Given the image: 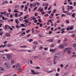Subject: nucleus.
I'll use <instances>...</instances> for the list:
<instances>
[{
    "label": "nucleus",
    "mask_w": 76,
    "mask_h": 76,
    "mask_svg": "<svg viewBox=\"0 0 76 76\" xmlns=\"http://www.w3.org/2000/svg\"><path fill=\"white\" fill-rule=\"evenodd\" d=\"M56 10H54L53 12V13H56Z\"/></svg>",
    "instance_id": "obj_43"
},
{
    "label": "nucleus",
    "mask_w": 76,
    "mask_h": 76,
    "mask_svg": "<svg viewBox=\"0 0 76 76\" xmlns=\"http://www.w3.org/2000/svg\"><path fill=\"white\" fill-rule=\"evenodd\" d=\"M47 8H48V6L47 7H45V10H47Z\"/></svg>",
    "instance_id": "obj_60"
},
{
    "label": "nucleus",
    "mask_w": 76,
    "mask_h": 76,
    "mask_svg": "<svg viewBox=\"0 0 76 76\" xmlns=\"http://www.w3.org/2000/svg\"><path fill=\"white\" fill-rule=\"evenodd\" d=\"M8 34H9V33H7V34H5V35L7 37H10V34H9L8 35Z\"/></svg>",
    "instance_id": "obj_16"
},
{
    "label": "nucleus",
    "mask_w": 76,
    "mask_h": 76,
    "mask_svg": "<svg viewBox=\"0 0 76 76\" xmlns=\"http://www.w3.org/2000/svg\"><path fill=\"white\" fill-rule=\"evenodd\" d=\"M36 6H37V4L36 3H34L33 4V6L34 7H36Z\"/></svg>",
    "instance_id": "obj_29"
},
{
    "label": "nucleus",
    "mask_w": 76,
    "mask_h": 76,
    "mask_svg": "<svg viewBox=\"0 0 76 76\" xmlns=\"http://www.w3.org/2000/svg\"><path fill=\"white\" fill-rule=\"evenodd\" d=\"M16 27L17 28H20V26L18 25H16Z\"/></svg>",
    "instance_id": "obj_23"
},
{
    "label": "nucleus",
    "mask_w": 76,
    "mask_h": 76,
    "mask_svg": "<svg viewBox=\"0 0 76 76\" xmlns=\"http://www.w3.org/2000/svg\"><path fill=\"white\" fill-rule=\"evenodd\" d=\"M55 50L53 49H50V50L49 51H54Z\"/></svg>",
    "instance_id": "obj_41"
},
{
    "label": "nucleus",
    "mask_w": 76,
    "mask_h": 76,
    "mask_svg": "<svg viewBox=\"0 0 76 76\" xmlns=\"http://www.w3.org/2000/svg\"><path fill=\"white\" fill-rule=\"evenodd\" d=\"M22 68L21 66H19L18 69V72H22Z\"/></svg>",
    "instance_id": "obj_9"
},
{
    "label": "nucleus",
    "mask_w": 76,
    "mask_h": 76,
    "mask_svg": "<svg viewBox=\"0 0 76 76\" xmlns=\"http://www.w3.org/2000/svg\"><path fill=\"white\" fill-rule=\"evenodd\" d=\"M7 58L9 60H11V59L12 58V55H7Z\"/></svg>",
    "instance_id": "obj_8"
},
{
    "label": "nucleus",
    "mask_w": 76,
    "mask_h": 76,
    "mask_svg": "<svg viewBox=\"0 0 76 76\" xmlns=\"http://www.w3.org/2000/svg\"><path fill=\"white\" fill-rule=\"evenodd\" d=\"M19 65H20L19 63H17L16 65V68H17L18 67V66H20Z\"/></svg>",
    "instance_id": "obj_17"
},
{
    "label": "nucleus",
    "mask_w": 76,
    "mask_h": 76,
    "mask_svg": "<svg viewBox=\"0 0 76 76\" xmlns=\"http://www.w3.org/2000/svg\"><path fill=\"white\" fill-rule=\"evenodd\" d=\"M57 59H54V60H53V64H56V60H57Z\"/></svg>",
    "instance_id": "obj_20"
},
{
    "label": "nucleus",
    "mask_w": 76,
    "mask_h": 76,
    "mask_svg": "<svg viewBox=\"0 0 76 76\" xmlns=\"http://www.w3.org/2000/svg\"><path fill=\"white\" fill-rule=\"evenodd\" d=\"M44 50H48V48H44Z\"/></svg>",
    "instance_id": "obj_54"
},
{
    "label": "nucleus",
    "mask_w": 76,
    "mask_h": 76,
    "mask_svg": "<svg viewBox=\"0 0 76 76\" xmlns=\"http://www.w3.org/2000/svg\"><path fill=\"white\" fill-rule=\"evenodd\" d=\"M4 66L7 69H9L11 67L10 64L9 62H5L4 64Z\"/></svg>",
    "instance_id": "obj_2"
},
{
    "label": "nucleus",
    "mask_w": 76,
    "mask_h": 76,
    "mask_svg": "<svg viewBox=\"0 0 76 76\" xmlns=\"http://www.w3.org/2000/svg\"><path fill=\"white\" fill-rule=\"evenodd\" d=\"M69 20H66V23H69Z\"/></svg>",
    "instance_id": "obj_31"
},
{
    "label": "nucleus",
    "mask_w": 76,
    "mask_h": 76,
    "mask_svg": "<svg viewBox=\"0 0 76 76\" xmlns=\"http://www.w3.org/2000/svg\"><path fill=\"white\" fill-rule=\"evenodd\" d=\"M73 46L74 47H76V44H74L73 45Z\"/></svg>",
    "instance_id": "obj_46"
},
{
    "label": "nucleus",
    "mask_w": 76,
    "mask_h": 76,
    "mask_svg": "<svg viewBox=\"0 0 76 76\" xmlns=\"http://www.w3.org/2000/svg\"><path fill=\"white\" fill-rule=\"evenodd\" d=\"M71 36L72 37H73V38L75 37V34H72Z\"/></svg>",
    "instance_id": "obj_36"
},
{
    "label": "nucleus",
    "mask_w": 76,
    "mask_h": 76,
    "mask_svg": "<svg viewBox=\"0 0 76 76\" xmlns=\"http://www.w3.org/2000/svg\"><path fill=\"white\" fill-rule=\"evenodd\" d=\"M15 63V61H14L13 60H11V65H12V64H13Z\"/></svg>",
    "instance_id": "obj_12"
},
{
    "label": "nucleus",
    "mask_w": 76,
    "mask_h": 76,
    "mask_svg": "<svg viewBox=\"0 0 76 76\" xmlns=\"http://www.w3.org/2000/svg\"><path fill=\"white\" fill-rule=\"evenodd\" d=\"M49 16V15L48 14H46L45 15V17H47V16Z\"/></svg>",
    "instance_id": "obj_50"
},
{
    "label": "nucleus",
    "mask_w": 76,
    "mask_h": 76,
    "mask_svg": "<svg viewBox=\"0 0 76 76\" xmlns=\"http://www.w3.org/2000/svg\"><path fill=\"white\" fill-rule=\"evenodd\" d=\"M4 71V68L2 67H0V73H3Z\"/></svg>",
    "instance_id": "obj_7"
},
{
    "label": "nucleus",
    "mask_w": 76,
    "mask_h": 76,
    "mask_svg": "<svg viewBox=\"0 0 76 76\" xmlns=\"http://www.w3.org/2000/svg\"><path fill=\"white\" fill-rule=\"evenodd\" d=\"M11 49L12 50H16V48H12Z\"/></svg>",
    "instance_id": "obj_62"
},
{
    "label": "nucleus",
    "mask_w": 76,
    "mask_h": 76,
    "mask_svg": "<svg viewBox=\"0 0 76 76\" xmlns=\"http://www.w3.org/2000/svg\"><path fill=\"white\" fill-rule=\"evenodd\" d=\"M19 12L16 10H14V11L13 12V13H19Z\"/></svg>",
    "instance_id": "obj_30"
},
{
    "label": "nucleus",
    "mask_w": 76,
    "mask_h": 76,
    "mask_svg": "<svg viewBox=\"0 0 76 76\" xmlns=\"http://www.w3.org/2000/svg\"><path fill=\"white\" fill-rule=\"evenodd\" d=\"M19 51H26V50H19Z\"/></svg>",
    "instance_id": "obj_49"
},
{
    "label": "nucleus",
    "mask_w": 76,
    "mask_h": 76,
    "mask_svg": "<svg viewBox=\"0 0 76 76\" xmlns=\"http://www.w3.org/2000/svg\"><path fill=\"white\" fill-rule=\"evenodd\" d=\"M72 16L73 18H75V13H74L72 15Z\"/></svg>",
    "instance_id": "obj_18"
},
{
    "label": "nucleus",
    "mask_w": 76,
    "mask_h": 76,
    "mask_svg": "<svg viewBox=\"0 0 76 76\" xmlns=\"http://www.w3.org/2000/svg\"><path fill=\"white\" fill-rule=\"evenodd\" d=\"M0 13L1 15H4V14L6 13V12L4 11V12H1Z\"/></svg>",
    "instance_id": "obj_14"
},
{
    "label": "nucleus",
    "mask_w": 76,
    "mask_h": 76,
    "mask_svg": "<svg viewBox=\"0 0 76 76\" xmlns=\"http://www.w3.org/2000/svg\"><path fill=\"white\" fill-rule=\"evenodd\" d=\"M4 28L5 30H7V29H9V28H10V26L7 25H5Z\"/></svg>",
    "instance_id": "obj_4"
},
{
    "label": "nucleus",
    "mask_w": 76,
    "mask_h": 76,
    "mask_svg": "<svg viewBox=\"0 0 76 76\" xmlns=\"http://www.w3.org/2000/svg\"><path fill=\"white\" fill-rule=\"evenodd\" d=\"M15 67H16V65H13L12 66V68H13V69H15Z\"/></svg>",
    "instance_id": "obj_52"
},
{
    "label": "nucleus",
    "mask_w": 76,
    "mask_h": 76,
    "mask_svg": "<svg viewBox=\"0 0 76 76\" xmlns=\"http://www.w3.org/2000/svg\"><path fill=\"white\" fill-rule=\"evenodd\" d=\"M72 13L68 12L66 13V15H71Z\"/></svg>",
    "instance_id": "obj_26"
},
{
    "label": "nucleus",
    "mask_w": 76,
    "mask_h": 76,
    "mask_svg": "<svg viewBox=\"0 0 76 76\" xmlns=\"http://www.w3.org/2000/svg\"><path fill=\"white\" fill-rule=\"evenodd\" d=\"M33 41V39H29V42H32Z\"/></svg>",
    "instance_id": "obj_40"
},
{
    "label": "nucleus",
    "mask_w": 76,
    "mask_h": 76,
    "mask_svg": "<svg viewBox=\"0 0 76 76\" xmlns=\"http://www.w3.org/2000/svg\"><path fill=\"white\" fill-rule=\"evenodd\" d=\"M67 7H69L71 10L73 9V7L72 6H69V5H67Z\"/></svg>",
    "instance_id": "obj_10"
},
{
    "label": "nucleus",
    "mask_w": 76,
    "mask_h": 76,
    "mask_svg": "<svg viewBox=\"0 0 76 76\" xmlns=\"http://www.w3.org/2000/svg\"><path fill=\"white\" fill-rule=\"evenodd\" d=\"M8 10L9 12H11V10L10 9H9Z\"/></svg>",
    "instance_id": "obj_61"
},
{
    "label": "nucleus",
    "mask_w": 76,
    "mask_h": 76,
    "mask_svg": "<svg viewBox=\"0 0 76 76\" xmlns=\"http://www.w3.org/2000/svg\"><path fill=\"white\" fill-rule=\"evenodd\" d=\"M20 21H22L23 20V18L22 17H20L19 18Z\"/></svg>",
    "instance_id": "obj_35"
},
{
    "label": "nucleus",
    "mask_w": 76,
    "mask_h": 76,
    "mask_svg": "<svg viewBox=\"0 0 76 76\" xmlns=\"http://www.w3.org/2000/svg\"><path fill=\"white\" fill-rule=\"evenodd\" d=\"M60 57H61V54L59 53H58L55 54L54 59L55 60H58L60 58Z\"/></svg>",
    "instance_id": "obj_1"
},
{
    "label": "nucleus",
    "mask_w": 76,
    "mask_h": 76,
    "mask_svg": "<svg viewBox=\"0 0 76 76\" xmlns=\"http://www.w3.org/2000/svg\"><path fill=\"white\" fill-rule=\"evenodd\" d=\"M34 58H35V59H37V58H38V56H34Z\"/></svg>",
    "instance_id": "obj_44"
},
{
    "label": "nucleus",
    "mask_w": 76,
    "mask_h": 76,
    "mask_svg": "<svg viewBox=\"0 0 76 76\" xmlns=\"http://www.w3.org/2000/svg\"><path fill=\"white\" fill-rule=\"evenodd\" d=\"M37 8H38V7H36L35 8H34V10H36L37 9Z\"/></svg>",
    "instance_id": "obj_53"
},
{
    "label": "nucleus",
    "mask_w": 76,
    "mask_h": 76,
    "mask_svg": "<svg viewBox=\"0 0 76 76\" xmlns=\"http://www.w3.org/2000/svg\"><path fill=\"white\" fill-rule=\"evenodd\" d=\"M5 46H6V45H4V46H3V45H0V48H1L2 47L3 48H4Z\"/></svg>",
    "instance_id": "obj_28"
},
{
    "label": "nucleus",
    "mask_w": 76,
    "mask_h": 76,
    "mask_svg": "<svg viewBox=\"0 0 76 76\" xmlns=\"http://www.w3.org/2000/svg\"><path fill=\"white\" fill-rule=\"evenodd\" d=\"M17 16H18V14L17 13L15 14V17H17Z\"/></svg>",
    "instance_id": "obj_64"
},
{
    "label": "nucleus",
    "mask_w": 76,
    "mask_h": 76,
    "mask_svg": "<svg viewBox=\"0 0 76 76\" xmlns=\"http://www.w3.org/2000/svg\"><path fill=\"white\" fill-rule=\"evenodd\" d=\"M36 4L37 6H39V4H40V3L39 2H36Z\"/></svg>",
    "instance_id": "obj_25"
},
{
    "label": "nucleus",
    "mask_w": 76,
    "mask_h": 76,
    "mask_svg": "<svg viewBox=\"0 0 76 76\" xmlns=\"http://www.w3.org/2000/svg\"><path fill=\"white\" fill-rule=\"evenodd\" d=\"M71 27H69V28H70V30H73V28H74V27L73 26H71Z\"/></svg>",
    "instance_id": "obj_15"
},
{
    "label": "nucleus",
    "mask_w": 76,
    "mask_h": 76,
    "mask_svg": "<svg viewBox=\"0 0 76 76\" xmlns=\"http://www.w3.org/2000/svg\"><path fill=\"white\" fill-rule=\"evenodd\" d=\"M50 28V26H48L46 29V30H49V29Z\"/></svg>",
    "instance_id": "obj_33"
},
{
    "label": "nucleus",
    "mask_w": 76,
    "mask_h": 76,
    "mask_svg": "<svg viewBox=\"0 0 76 76\" xmlns=\"http://www.w3.org/2000/svg\"><path fill=\"white\" fill-rule=\"evenodd\" d=\"M43 48V47L42 46L40 47L39 48V50H42Z\"/></svg>",
    "instance_id": "obj_57"
},
{
    "label": "nucleus",
    "mask_w": 76,
    "mask_h": 76,
    "mask_svg": "<svg viewBox=\"0 0 76 76\" xmlns=\"http://www.w3.org/2000/svg\"><path fill=\"white\" fill-rule=\"evenodd\" d=\"M74 5L73 6H76V2H74Z\"/></svg>",
    "instance_id": "obj_45"
},
{
    "label": "nucleus",
    "mask_w": 76,
    "mask_h": 76,
    "mask_svg": "<svg viewBox=\"0 0 76 76\" xmlns=\"http://www.w3.org/2000/svg\"><path fill=\"white\" fill-rule=\"evenodd\" d=\"M54 45L53 44H52V45H50V47H54Z\"/></svg>",
    "instance_id": "obj_48"
},
{
    "label": "nucleus",
    "mask_w": 76,
    "mask_h": 76,
    "mask_svg": "<svg viewBox=\"0 0 76 76\" xmlns=\"http://www.w3.org/2000/svg\"><path fill=\"white\" fill-rule=\"evenodd\" d=\"M32 44H38V42H37L34 41L32 43Z\"/></svg>",
    "instance_id": "obj_22"
},
{
    "label": "nucleus",
    "mask_w": 76,
    "mask_h": 76,
    "mask_svg": "<svg viewBox=\"0 0 76 76\" xmlns=\"http://www.w3.org/2000/svg\"><path fill=\"white\" fill-rule=\"evenodd\" d=\"M59 47L60 48H64V46L63 45H59Z\"/></svg>",
    "instance_id": "obj_11"
},
{
    "label": "nucleus",
    "mask_w": 76,
    "mask_h": 76,
    "mask_svg": "<svg viewBox=\"0 0 76 76\" xmlns=\"http://www.w3.org/2000/svg\"><path fill=\"white\" fill-rule=\"evenodd\" d=\"M36 33H37V34H38V33L39 32V31L37 30H36Z\"/></svg>",
    "instance_id": "obj_55"
},
{
    "label": "nucleus",
    "mask_w": 76,
    "mask_h": 76,
    "mask_svg": "<svg viewBox=\"0 0 76 76\" xmlns=\"http://www.w3.org/2000/svg\"><path fill=\"white\" fill-rule=\"evenodd\" d=\"M64 46H67V43H64Z\"/></svg>",
    "instance_id": "obj_47"
},
{
    "label": "nucleus",
    "mask_w": 76,
    "mask_h": 76,
    "mask_svg": "<svg viewBox=\"0 0 76 76\" xmlns=\"http://www.w3.org/2000/svg\"><path fill=\"white\" fill-rule=\"evenodd\" d=\"M33 75H38L39 73V72H35L34 70H31Z\"/></svg>",
    "instance_id": "obj_5"
},
{
    "label": "nucleus",
    "mask_w": 76,
    "mask_h": 76,
    "mask_svg": "<svg viewBox=\"0 0 76 76\" xmlns=\"http://www.w3.org/2000/svg\"><path fill=\"white\" fill-rule=\"evenodd\" d=\"M20 47V48H27V46H26V45H25Z\"/></svg>",
    "instance_id": "obj_21"
},
{
    "label": "nucleus",
    "mask_w": 76,
    "mask_h": 76,
    "mask_svg": "<svg viewBox=\"0 0 76 76\" xmlns=\"http://www.w3.org/2000/svg\"><path fill=\"white\" fill-rule=\"evenodd\" d=\"M60 66H61V67L62 68V67H63V66H64L63 64H61Z\"/></svg>",
    "instance_id": "obj_56"
},
{
    "label": "nucleus",
    "mask_w": 76,
    "mask_h": 76,
    "mask_svg": "<svg viewBox=\"0 0 76 76\" xmlns=\"http://www.w3.org/2000/svg\"><path fill=\"white\" fill-rule=\"evenodd\" d=\"M0 53H4V50H3L1 51H0Z\"/></svg>",
    "instance_id": "obj_38"
},
{
    "label": "nucleus",
    "mask_w": 76,
    "mask_h": 76,
    "mask_svg": "<svg viewBox=\"0 0 76 76\" xmlns=\"http://www.w3.org/2000/svg\"><path fill=\"white\" fill-rule=\"evenodd\" d=\"M61 16H62V17H65V16H66V15H64L63 14H61Z\"/></svg>",
    "instance_id": "obj_19"
},
{
    "label": "nucleus",
    "mask_w": 76,
    "mask_h": 76,
    "mask_svg": "<svg viewBox=\"0 0 76 76\" xmlns=\"http://www.w3.org/2000/svg\"><path fill=\"white\" fill-rule=\"evenodd\" d=\"M26 34V33L25 32H23L21 34V35H23H23H25Z\"/></svg>",
    "instance_id": "obj_39"
},
{
    "label": "nucleus",
    "mask_w": 76,
    "mask_h": 76,
    "mask_svg": "<svg viewBox=\"0 0 76 76\" xmlns=\"http://www.w3.org/2000/svg\"><path fill=\"white\" fill-rule=\"evenodd\" d=\"M35 48H36V46H34L33 47V50H35Z\"/></svg>",
    "instance_id": "obj_37"
},
{
    "label": "nucleus",
    "mask_w": 76,
    "mask_h": 76,
    "mask_svg": "<svg viewBox=\"0 0 76 76\" xmlns=\"http://www.w3.org/2000/svg\"><path fill=\"white\" fill-rule=\"evenodd\" d=\"M2 59L4 60H6V55L5 54H3L2 55Z\"/></svg>",
    "instance_id": "obj_3"
},
{
    "label": "nucleus",
    "mask_w": 76,
    "mask_h": 76,
    "mask_svg": "<svg viewBox=\"0 0 76 76\" xmlns=\"http://www.w3.org/2000/svg\"><path fill=\"white\" fill-rule=\"evenodd\" d=\"M57 23H55V24H54V26L56 27V26H57Z\"/></svg>",
    "instance_id": "obj_63"
},
{
    "label": "nucleus",
    "mask_w": 76,
    "mask_h": 76,
    "mask_svg": "<svg viewBox=\"0 0 76 76\" xmlns=\"http://www.w3.org/2000/svg\"><path fill=\"white\" fill-rule=\"evenodd\" d=\"M67 53H68L69 54H70L71 53V51L70 50H69L67 51Z\"/></svg>",
    "instance_id": "obj_42"
},
{
    "label": "nucleus",
    "mask_w": 76,
    "mask_h": 76,
    "mask_svg": "<svg viewBox=\"0 0 76 76\" xmlns=\"http://www.w3.org/2000/svg\"><path fill=\"white\" fill-rule=\"evenodd\" d=\"M24 22H25V23H28L29 22L26 19L24 20Z\"/></svg>",
    "instance_id": "obj_27"
},
{
    "label": "nucleus",
    "mask_w": 76,
    "mask_h": 76,
    "mask_svg": "<svg viewBox=\"0 0 76 76\" xmlns=\"http://www.w3.org/2000/svg\"><path fill=\"white\" fill-rule=\"evenodd\" d=\"M11 46H12V45H9L7 46V47H11Z\"/></svg>",
    "instance_id": "obj_58"
},
{
    "label": "nucleus",
    "mask_w": 76,
    "mask_h": 76,
    "mask_svg": "<svg viewBox=\"0 0 76 76\" xmlns=\"http://www.w3.org/2000/svg\"><path fill=\"white\" fill-rule=\"evenodd\" d=\"M71 48L70 47H67L65 48V50H64V52H66L67 51H70V50H71Z\"/></svg>",
    "instance_id": "obj_6"
},
{
    "label": "nucleus",
    "mask_w": 76,
    "mask_h": 76,
    "mask_svg": "<svg viewBox=\"0 0 76 76\" xmlns=\"http://www.w3.org/2000/svg\"><path fill=\"white\" fill-rule=\"evenodd\" d=\"M53 72V70H51L50 71H47L46 72H47V73H51V72Z\"/></svg>",
    "instance_id": "obj_32"
},
{
    "label": "nucleus",
    "mask_w": 76,
    "mask_h": 76,
    "mask_svg": "<svg viewBox=\"0 0 76 76\" xmlns=\"http://www.w3.org/2000/svg\"><path fill=\"white\" fill-rule=\"evenodd\" d=\"M30 31V30H28L27 31H26V34H28Z\"/></svg>",
    "instance_id": "obj_34"
},
{
    "label": "nucleus",
    "mask_w": 76,
    "mask_h": 76,
    "mask_svg": "<svg viewBox=\"0 0 76 76\" xmlns=\"http://www.w3.org/2000/svg\"><path fill=\"white\" fill-rule=\"evenodd\" d=\"M26 16H25L24 17V19H27V18H29V15H26Z\"/></svg>",
    "instance_id": "obj_13"
},
{
    "label": "nucleus",
    "mask_w": 76,
    "mask_h": 76,
    "mask_svg": "<svg viewBox=\"0 0 76 76\" xmlns=\"http://www.w3.org/2000/svg\"><path fill=\"white\" fill-rule=\"evenodd\" d=\"M20 25L22 27H25V25L23 24H21Z\"/></svg>",
    "instance_id": "obj_24"
},
{
    "label": "nucleus",
    "mask_w": 76,
    "mask_h": 76,
    "mask_svg": "<svg viewBox=\"0 0 76 76\" xmlns=\"http://www.w3.org/2000/svg\"><path fill=\"white\" fill-rule=\"evenodd\" d=\"M38 21L40 22V23H41V22H42V21H41V19H39L38 20Z\"/></svg>",
    "instance_id": "obj_59"
},
{
    "label": "nucleus",
    "mask_w": 76,
    "mask_h": 76,
    "mask_svg": "<svg viewBox=\"0 0 76 76\" xmlns=\"http://www.w3.org/2000/svg\"><path fill=\"white\" fill-rule=\"evenodd\" d=\"M15 22L16 23H18V22H19V20H15Z\"/></svg>",
    "instance_id": "obj_51"
}]
</instances>
